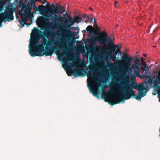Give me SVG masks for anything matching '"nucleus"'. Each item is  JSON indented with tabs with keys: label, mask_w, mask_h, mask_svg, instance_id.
<instances>
[{
	"label": "nucleus",
	"mask_w": 160,
	"mask_h": 160,
	"mask_svg": "<svg viewBox=\"0 0 160 160\" xmlns=\"http://www.w3.org/2000/svg\"><path fill=\"white\" fill-rule=\"evenodd\" d=\"M51 29L47 28L44 33V35L48 38H51V41H48L45 48L46 51H44L45 46L46 45L47 40L43 36H42L41 40L39 41V36L38 30L34 28L31 34L30 43L29 45V53L32 57L36 56H51L54 50L59 48L63 49L67 47V41L66 36L63 34L61 35L60 38L59 35L56 38V32L50 31Z\"/></svg>",
	"instance_id": "f257e3e1"
},
{
	"label": "nucleus",
	"mask_w": 160,
	"mask_h": 160,
	"mask_svg": "<svg viewBox=\"0 0 160 160\" xmlns=\"http://www.w3.org/2000/svg\"><path fill=\"white\" fill-rule=\"evenodd\" d=\"M120 84L118 82H111L109 85L110 89L112 94L107 96V93L105 91L102 92V95L104 97L106 101L113 104H117L124 99H129L132 96L135 95V92L132 90V88L131 86L125 87L124 95L122 94L123 92L122 90H115L114 88H118L120 86Z\"/></svg>",
	"instance_id": "f03ea898"
},
{
	"label": "nucleus",
	"mask_w": 160,
	"mask_h": 160,
	"mask_svg": "<svg viewBox=\"0 0 160 160\" xmlns=\"http://www.w3.org/2000/svg\"><path fill=\"white\" fill-rule=\"evenodd\" d=\"M92 72L91 71H90L87 74V84L92 93L95 94L97 93L98 87L101 84L99 82L98 78L96 77L97 73L92 72Z\"/></svg>",
	"instance_id": "7ed1b4c3"
},
{
	"label": "nucleus",
	"mask_w": 160,
	"mask_h": 160,
	"mask_svg": "<svg viewBox=\"0 0 160 160\" xmlns=\"http://www.w3.org/2000/svg\"><path fill=\"white\" fill-rule=\"evenodd\" d=\"M59 8V6H57L53 10L49 7L42 6L39 8V11L41 14L52 19L54 14L58 13Z\"/></svg>",
	"instance_id": "20e7f679"
},
{
	"label": "nucleus",
	"mask_w": 160,
	"mask_h": 160,
	"mask_svg": "<svg viewBox=\"0 0 160 160\" xmlns=\"http://www.w3.org/2000/svg\"><path fill=\"white\" fill-rule=\"evenodd\" d=\"M14 11V9L11 7H8L3 12L0 13V24L3 21H10L14 19L13 15Z\"/></svg>",
	"instance_id": "39448f33"
},
{
	"label": "nucleus",
	"mask_w": 160,
	"mask_h": 160,
	"mask_svg": "<svg viewBox=\"0 0 160 160\" xmlns=\"http://www.w3.org/2000/svg\"><path fill=\"white\" fill-rule=\"evenodd\" d=\"M117 53V52H115L110 57V58L115 63L120 64L122 62L125 66H128L131 65L132 60L133 59L132 57H131L128 54L125 53L122 57L123 60H118L117 59L116 57Z\"/></svg>",
	"instance_id": "423d86ee"
},
{
	"label": "nucleus",
	"mask_w": 160,
	"mask_h": 160,
	"mask_svg": "<svg viewBox=\"0 0 160 160\" xmlns=\"http://www.w3.org/2000/svg\"><path fill=\"white\" fill-rule=\"evenodd\" d=\"M108 36L107 33L103 31L100 34L99 36H97L94 38L92 39L89 42V44L90 45L94 46L96 44L95 41H97L101 44H104V46H105L108 41Z\"/></svg>",
	"instance_id": "0eeeda50"
},
{
	"label": "nucleus",
	"mask_w": 160,
	"mask_h": 160,
	"mask_svg": "<svg viewBox=\"0 0 160 160\" xmlns=\"http://www.w3.org/2000/svg\"><path fill=\"white\" fill-rule=\"evenodd\" d=\"M18 12L22 18V21L19 20V22L24 26L23 23L26 24L28 18L30 16V10L28 7L23 5L21 9L19 10Z\"/></svg>",
	"instance_id": "6e6552de"
},
{
	"label": "nucleus",
	"mask_w": 160,
	"mask_h": 160,
	"mask_svg": "<svg viewBox=\"0 0 160 160\" xmlns=\"http://www.w3.org/2000/svg\"><path fill=\"white\" fill-rule=\"evenodd\" d=\"M136 88L139 91V92L138 95L136 97V99L137 100H140L141 97L145 95V93L147 92L146 89L143 84L139 85Z\"/></svg>",
	"instance_id": "1a4fd4ad"
},
{
	"label": "nucleus",
	"mask_w": 160,
	"mask_h": 160,
	"mask_svg": "<svg viewBox=\"0 0 160 160\" xmlns=\"http://www.w3.org/2000/svg\"><path fill=\"white\" fill-rule=\"evenodd\" d=\"M122 64L123 67L124 68L125 71H126L127 73L128 74L127 75V78H129V76L132 75V69H134V68L136 67V66L135 65H134V64H132L131 65V68H129V67L130 65L128 66H125Z\"/></svg>",
	"instance_id": "9d476101"
},
{
	"label": "nucleus",
	"mask_w": 160,
	"mask_h": 160,
	"mask_svg": "<svg viewBox=\"0 0 160 160\" xmlns=\"http://www.w3.org/2000/svg\"><path fill=\"white\" fill-rule=\"evenodd\" d=\"M45 20L43 17H41L37 18L36 22L38 27L43 28L45 25Z\"/></svg>",
	"instance_id": "9b49d317"
},
{
	"label": "nucleus",
	"mask_w": 160,
	"mask_h": 160,
	"mask_svg": "<svg viewBox=\"0 0 160 160\" xmlns=\"http://www.w3.org/2000/svg\"><path fill=\"white\" fill-rule=\"evenodd\" d=\"M54 17L53 16V18L51 19L53 20L52 22L54 23L58 24L59 22L62 21V18L61 17L59 16L58 14L56 15L55 14H54L53 15Z\"/></svg>",
	"instance_id": "f8f14e48"
},
{
	"label": "nucleus",
	"mask_w": 160,
	"mask_h": 160,
	"mask_svg": "<svg viewBox=\"0 0 160 160\" xmlns=\"http://www.w3.org/2000/svg\"><path fill=\"white\" fill-rule=\"evenodd\" d=\"M140 68L142 71L141 73L142 78H145L147 77V74H148V73H149V71L147 70L146 66H144L143 67H141Z\"/></svg>",
	"instance_id": "ddd939ff"
},
{
	"label": "nucleus",
	"mask_w": 160,
	"mask_h": 160,
	"mask_svg": "<svg viewBox=\"0 0 160 160\" xmlns=\"http://www.w3.org/2000/svg\"><path fill=\"white\" fill-rule=\"evenodd\" d=\"M154 87H157L160 85V74H158L155 80L153 82Z\"/></svg>",
	"instance_id": "4468645a"
},
{
	"label": "nucleus",
	"mask_w": 160,
	"mask_h": 160,
	"mask_svg": "<svg viewBox=\"0 0 160 160\" xmlns=\"http://www.w3.org/2000/svg\"><path fill=\"white\" fill-rule=\"evenodd\" d=\"M140 66H137V67L134 68V74L136 76H139L140 78H141V77L140 76V68H139Z\"/></svg>",
	"instance_id": "2eb2a0df"
},
{
	"label": "nucleus",
	"mask_w": 160,
	"mask_h": 160,
	"mask_svg": "<svg viewBox=\"0 0 160 160\" xmlns=\"http://www.w3.org/2000/svg\"><path fill=\"white\" fill-rule=\"evenodd\" d=\"M56 54L57 56V58L60 60L62 58L64 55L63 53L60 52L59 49H58L56 52Z\"/></svg>",
	"instance_id": "dca6fc26"
},
{
	"label": "nucleus",
	"mask_w": 160,
	"mask_h": 160,
	"mask_svg": "<svg viewBox=\"0 0 160 160\" xmlns=\"http://www.w3.org/2000/svg\"><path fill=\"white\" fill-rule=\"evenodd\" d=\"M86 30L87 32L90 33H94L95 32L94 28L91 25L88 26L86 28Z\"/></svg>",
	"instance_id": "f3484780"
},
{
	"label": "nucleus",
	"mask_w": 160,
	"mask_h": 160,
	"mask_svg": "<svg viewBox=\"0 0 160 160\" xmlns=\"http://www.w3.org/2000/svg\"><path fill=\"white\" fill-rule=\"evenodd\" d=\"M140 61V59L138 58H136L134 60V62L135 63L134 65H136V67L137 66H140L142 64V63H139V62Z\"/></svg>",
	"instance_id": "a211bd4d"
},
{
	"label": "nucleus",
	"mask_w": 160,
	"mask_h": 160,
	"mask_svg": "<svg viewBox=\"0 0 160 160\" xmlns=\"http://www.w3.org/2000/svg\"><path fill=\"white\" fill-rule=\"evenodd\" d=\"M110 41L111 42V44L112 46L111 47V52H115L116 48L118 47V46L115 45L112 42L111 40Z\"/></svg>",
	"instance_id": "6ab92c4d"
},
{
	"label": "nucleus",
	"mask_w": 160,
	"mask_h": 160,
	"mask_svg": "<svg viewBox=\"0 0 160 160\" xmlns=\"http://www.w3.org/2000/svg\"><path fill=\"white\" fill-rule=\"evenodd\" d=\"M104 48H101L100 46H97L96 47H95L94 49L95 50V51L96 52L98 53L99 51H103V49Z\"/></svg>",
	"instance_id": "aec40b11"
},
{
	"label": "nucleus",
	"mask_w": 160,
	"mask_h": 160,
	"mask_svg": "<svg viewBox=\"0 0 160 160\" xmlns=\"http://www.w3.org/2000/svg\"><path fill=\"white\" fill-rule=\"evenodd\" d=\"M60 8L59 10V12L58 13L61 14L63 12H65V9L64 7H61L60 5H59Z\"/></svg>",
	"instance_id": "412c9836"
},
{
	"label": "nucleus",
	"mask_w": 160,
	"mask_h": 160,
	"mask_svg": "<svg viewBox=\"0 0 160 160\" xmlns=\"http://www.w3.org/2000/svg\"><path fill=\"white\" fill-rule=\"evenodd\" d=\"M74 72L75 74L77 75H79L81 73L80 70L78 68H76L74 69Z\"/></svg>",
	"instance_id": "4be33fe9"
},
{
	"label": "nucleus",
	"mask_w": 160,
	"mask_h": 160,
	"mask_svg": "<svg viewBox=\"0 0 160 160\" xmlns=\"http://www.w3.org/2000/svg\"><path fill=\"white\" fill-rule=\"evenodd\" d=\"M68 18H69V21L70 22V26H72L75 23V21L74 19L72 20L70 16H69Z\"/></svg>",
	"instance_id": "5701e85b"
},
{
	"label": "nucleus",
	"mask_w": 160,
	"mask_h": 160,
	"mask_svg": "<svg viewBox=\"0 0 160 160\" xmlns=\"http://www.w3.org/2000/svg\"><path fill=\"white\" fill-rule=\"evenodd\" d=\"M66 72L68 76H71L74 72V71L72 70H68L66 71Z\"/></svg>",
	"instance_id": "b1692460"
},
{
	"label": "nucleus",
	"mask_w": 160,
	"mask_h": 160,
	"mask_svg": "<svg viewBox=\"0 0 160 160\" xmlns=\"http://www.w3.org/2000/svg\"><path fill=\"white\" fill-rule=\"evenodd\" d=\"M73 19L75 22L78 23L80 21V18L78 17H76Z\"/></svg>",
	"instance_id": "393cba45"
},
{
	"label": "nucleus",
	"mask_w": 160,
	"mask_h": 160,
	"mask_svg": "<svg viewBox=\"0 0 160 160\" xmlns=\"http://www.w3.org/2000/svg\"><path fill=\"white\" fill-rule=\"evenodd\" d=\"M42 6H43V5L40 6L39 8H38L36 6L35 8H33V12H36V11H38V10H39V8Z\"/></svg>",
	"instance_id": "a878e982"
},
{
	"label": "nucleus",
	"mask_w": 160,
	"mask_h": 160,
	"mask_svg": "<svg viewBox=\"0 0 160 160\" xmlns=\"http://www.w3.org/2000/svg\"><path fill=\"white\" fill-rule=\"evenodd\" d=\"M62 67L64 68H70V66L67 63L65 64H63L62 65Z\"/></svg>",
	"instance_id": "bb28decb"
},
{
	"label": "nucleus",
	"mask_w": 160,
	"mask_h": 160,
	"mask_svg": "<svg viewBox=\"0 0 160 160\" xmlns=\"http://www.w3.org/2000/svg\"><path fill=\"white\" fill-rule=\"evenodd\" d=\"M4 3L2 1L0 2V11L2 9Z\"/></svg>",
	"instance_id": "cd10ccee"
},
{
	"label": "nucleus",
	"mask_w": 160,
	"mask_h": 160,
	"mask_svg": "<svg viewBox=\"0 0 160 160\" xmlns=\"http://www.w3.org/2000/svg\"><path fill=\"white\" fill-rule=\"evenodd\" d=\"M79 63L78 62H73L72 63V66H78Z\"/></svg>",
	"instance_id": "c85d7f7f"
},
{
	"label": "nucleus",
	"mask_w": 160,
	"mask_h": 160,
	"mask_svg": "<svg viewBox=\"0 0 160 160\" xmlns=\"http://www.w3.org/2000/svg\"><path fill=\"white\" fill-rule=\"evenodd\" d=\"M135 79V77L134 76H133L132 77H131V80H132V81H133Z\"/></svg>",
	"instance_id": "c756f323"
},
{
	"label": "nucleus",
	"mask_w": 160,
	"mask_h": 160,
	"mask_svg": "<svg viewBox=\"0 0 160 160\" xmlns=\"http://www.w3.org/2000/svg\"><path fill=\"white\" fill-rule=\"evenodd\" d=\"M144 60L145 59L143 57L141 58V60L142 62H144Z\"/></svg>",
	"instance_id": "7c9ffc66"
},
{
	"label": "nucleus",
	"mask_w": 160,
	"mask_h": 160,
	"mask_svg": "<svg viewBox=\"0 0 160 160\" xmlns=\"http://www.w3.org/2000/svg\"><path fill=\"white\" fill-rule=\"evenodd\" d=\"M158 95L159 96V101L160 102V91H158Z\"/></svg>",
	"instance_id": "2f4dec72"
},
{
	"label": "nucleus",
	"mask_w": 160,
	"mask_h": 160,
	"mask_svg": "<svg viewBox=\"0 0 160 160\" xmlns=\"http://www.w3.org/2000/svg\"><path fill=\"white\" fill-rule=\"evenodd\" d=\"M93 19H94V20H95V18H92V19H91V21H90V22H92V21H93Z\"/></svg>",
	"instance_id": "473e14b6"
},
{
	"label": "nucleus",
	"mask_w": 160,
	"mask_h": 160,
	"mask_svg": "<svg viewBox=\"0 0 160 160\" xmlns=\"http://www.w3.org/2000/svg\"><path fill=\"white\" fill-rule=\"evenodd\" d=\"M116 52H117V53H118V52H120V51H119V50L118 49L117 50V51H116Z\"/></svg>",
	"instance_id": "72a5a7b5"
},
{
	"label": "nucleus",
	"mask_w": 160,
	"mask_h": 160,
	"mask_svg": "<svg viewBox=\"0 0 160 160\" xmlns=\"http://www.w3.org/2000/svg\"><path fill=\"white\" fill-rule=\"evenodd\" d=\"M121 47H118V50H119V51H120V49H121Z\"/></svg>",
	"instance_id": "f704fd0d"
},
{
	"label": "nucleus",
	"mask_w": 160,
	"mask_h": 160,
	"mask_svg": "<svg viewBox=\"0 0 160 160\" xmlns=\"http://www.w3.org/2000/svg\"><path fill=\"white\" fill-rule=\"evenodd\" d=\"M16 19H18H18H19L18 17V15H17V14H16Z\"/></svg>",
	"instance_id": "c9c22d12"
},
{
	"label": "nucleus",
	"mask_w": 160,
	"mask_h": 160,
	"mask_svg": "<svg viewBox=\"0 0 160 160\" xmlns=\"http://www.w3.org/2000/svg\"><path fill=\"white\" fill-rule=\"evenodd\" d=\"M110 66H111V67H112V66H113V64L112 63H111L110 64Z\"/></svg>",
	"instance_id": "e433bc0d"
},
{
	"label": "nucleus",
	"mask_w": 160,
	"mask_h": 160,
	"mask_svg": "<svg viewBox=\"0 0 160 160\" xmlns=\"http://www.w3.org/2000/svg\"><path fill=\"white\" fill-rule=\"evenodd\" d=\"M117 2H116V3H115V6L116 7H117L116 4H117Z\"/></svg>",
	"instance_id": "4c0bfd02"
},
{
	"label": "nucleus",
	"mask_w": 160,
	"mask_h": 160,
	"mask_svg": "<svg viewBox=\"0 0 160 160\" xmlns=\"http://www.w3.org/2000/svg\"><path fill=\"white\" fill-rule=\"evenodd\" d=\"M143 56H145V57H146V54H143Z\"/></svg>",
	"instance_id": "58836bf2"
},
{
	"label": "nucleus",
	"mask_w": 160,
	"mask_h": 160,
	"mask_svg": "<svg viewBox=\"0 0 160 160\" xmlns=\"http://www.w3.org/2000/svg\"><path fill=\"white\" fill-rule=\"evenodd\" d=\"M96 28H97V29H98V27L97 26H96ZM99 28H98V29L99 30Z\"/></svg>",
	"instance_id": "ea45409f"
},
{
	"label": "nucleus",
	"mask_w": 160,
	"mask_h": 160,
	"mask_svg": "<svg viewBox=\"0 0 160 160\" xmlns=\"http://www.w3.org/2000/svg\"><path fill=\"white\" fill-rule=\"evenodd\" d=\"M85 22H86V23H87L88 22V21H85Z\"/></svg>",
	"instance_id": "a19ab883"
},
{
	"label": "nucleus",
	"mask_w": 160,
	"mask_h": 160,
	"mask_svg": "<svg viewBox=\"0 0 160 160\" xmlns=\"http://www.w3.org/2000/svg\"><path fill=\"white\" fill-rule=\"evenodd\" d=\"M65 22H67L66 21H65Z\"/></svg>",
	"instance_id": "79ce46f5"
},
{
	"label": "nucleus",
	"mask_w": 160,
	"mask_h": 160,
	"mask_svg": "<svg viewBox=\"0 0 160 160\" xmlns=\"http://www.w3.org/2000/svg\"><path fill=\"white\" fill-rule=\"evenodd\" d=\"M1 25V24H0V25Z\"/></svg>",
	"instance_id": "37998d69"
}]
</instances>
